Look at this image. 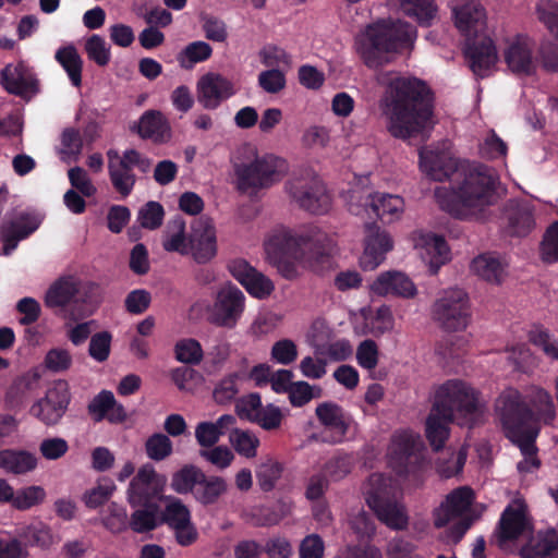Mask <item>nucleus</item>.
<instances>
[{"instance_id": "30", "label": "nucleus", "mask_w": 558, "mask_h": 558, "mask_svg": "<svg viewBox=\"0 0 558 558\" xmlns=\"http://www.w3.org/2000/svg\"><path fill=\"white\" fill-rule=\"evenodd\" d=\"M506 231L511 236H525L535 227L533 209L529 203H508L505 209Z\"/></svg>"}, {"instance_id": "24", "label": "nucleus", "mask_w": 558, "mask_h": 558, "mask_svg": "<svg viewBox=\"0 0 558 558\" xmlns=\"http://www.w3.org/2000/svg\"><path fill=\"white\" fill-rule=\"evenodd\" d=\"M421 170L434 181H445L457 171V161L448 149L422 148L420 150Z\"/></svg>"}, {"instance_id": "22", "label": "nucleus", "mask_w": 558, "mask_h": 558, "mask_svg": "<svg viewBox=\"0 0 558 558\" xmlns=\"http://www.w3.org/2000/svg\"><path fill=\"white\" fill-rule=\"evenodd\" d=\"M197 100L208 110H214L234 94L231 81L221 74L209 72L197 82Z\"/></svg>"}, {"instance_id": "18", "label": "nucleus", "mask_w": 558, "mask_h": 558, "mask_svg": "<svg viewBox=\"0 0 558 558\" xmlns=\"http://www.w3.org/2000/svg\"><path fill=\"white\" fill-rule=\"evenodd\" d=\"M163 499L167 505L162 518L173 530L177 542L181 546H190L195 543L198 533L195 525L192 523L189 508L178 498L167 496Z\"/></svg>"}, {"instance_id": "59", "label": "nucleus", "mask_w": 558, "mask_h": 558, "mask_svg": "<svg viewBox=\"0 0 558 558\" xmlns=\"http://www.w3.org/2000/svg\"><path fill=\"white\" fill-rule=\"evenodd\" d=\"M538 20L558 38V1L539 0L536 4Z\"/></svg>"}, {"instance_id": "38", "label": "nucleus", "mask_w": 558, "mask_h": 558, "mask_svg": "<svg viewBox=\"0 0 558 558\" xmlns=\"http://www.w3.org/2000/svg\"><path fill=\"white\" fill-rule=\"evenodd\" d=\"M537 435L538 429H531L525 434L518 436L517 439H510L513 444L518 445L524 457L517 465V469L521 474L532 473L541 465V461L536 457L537 449L535 446V439Z\"/></svg>"}, {"instance_id": "45", "label": "nucleus", "mask_w": 558, "mask_h": 558, "mask_svg": "<svg viewBox=\"0 0 558 558\" xmlns=\"http://www.w3.org/2000/svg\"><path fill=\"white\" fill-rule=\"evenodd\" d=\"M355 459L350 453H339L328 459L320 471L329 482H340L344 480L353 470Z\"/></svg>"}, {"instance_id": "16", "label": "nucleus", "mask_w": 558, "mask_h": 558, "mask_svg": "<svg viewBox=\"0 0 558 558\" xmlns=\"http://www.w3.org/2000/svg\"><path fill=\"white\" fill-rule=\"evenodd\" d=\"M355 51L371 70H380L384 63V22L378 20L366 25L355 37Z\"/></svg>"}, {"instance_id": "53", "label": "nucleus", "mask_w": 558, "mask_h": 558, "mask_svg": "<svg viewBox=\"0 0 558 558\" xmlns=\"http://www.w3.org/2000/svg\"><path fill=\"white\" fill-rule=\"evenodd\" d=\"M85 52L89 60L99 66H106L111 59L110 46L104 37L94 34L85 40Z\"/></svg>"}, {"instance_id": "27", "label": "nucleus", "mask_w": 558, "mask_h": 558, "mask_svg": "<svg viewBox=\"0 0 558 558\" xmlns=\"http://www.w3.org/2000/svg\"><path fill=\"white\" fill-rule=\"evenodd\" d=\"M108 173L113 189L122 198L128 197L136 183V175L130 162L125 161V153L122 155L114 149L107 151Z\"/></svg>"}, {"instance_id": "42", "label": "nucleus", "mask_w": 558, "mask_h": 558, "mask_svg": "<svg viewBox=\"0 0 558 558\" xmlns=\"http://www.w3.org/2000/svg\"><path fill=\"white\" fill-rule=\"evenodd\" d=\"M390 3L415 17L422 25H430L437 16V5L433 0H390Z\"/></svg>"}, {"instance_id": "6", "label": "nucleus", "mask_w": 558, "mask_h": 558, "mask_svg": "<svg viewBox=\"0 0 558 558\" xmlns=\"http://www.w3.org/2000/svg\"><path fill=\"white\" fill-rule=\"evenodd\" d=\"M287 170L283 159L271 154L259 156L250 144L240 148L234 163L238 187L243 192L268 189L281 181Z\"/></svg>"}, {"instance_id": "15", "label": "nucleus", "mask_w": 558, "mask_h": 558, "mask_svg": "<svg viewBox=\"0 0 558 558\" xmlns=\"http://www.w3.org/2000/svg\"><path fill=\"white\" fill-rule=\"evenodd\" d=\"M69 403L68 383L57 380L48 388L45 397L32 405L29 412L45 425H56L64 415Z\"/></svg>"}, {"instance_id": "46", "label": "nucleus", "mask_w": 558, "mask_h": 558, "mask_svg": "<svg viewBox=\"0 0 558 558\" xmlns=\"http://www.w3.org/2000/svg\"><path fill=\"white\" fill-rule=\"evenodd\" d=\"M410 517L402 502V493L399 492L392 499L386 497V526L396 531L408 527Z\"/></svg>"}, {"instance_id": "47", "label": "nucleus", "mask_w": 558, "mask_h": 558, "mask_svg": "<svg viewBox=\"0 0 558 558\" xmlns=\"http://www.w3.org/2000/svg\"><path fill=\"white\" fill-rule=\"evenodd\" d=\"M203 477L204 472L199 468L187 464L173 474L171 487L178 494L194 493V488L198 487Z\"/></svg>"}, {"instance_id": "3", "label": "nucleus", "mask_w": 558, "mask_h": 558, "mask_svg": "<svg viewBox=\"0 0 558 558\" xmlns=\"http://www.w3.org/2000/svg\"><path fill=\"white\" fill-rule=\"evenodd\" d=\"M456 189L440 186L435 197L441 209L460 219H480L496 203V175L486 166L480 165L463 172Z\"/></svg>"}, {"instance_id": "58", "label": "nucleus", "mask_w": 558, "mask_h": 558, "mask_svg": "<svg viewBox=\"0 0 558 558\" xmlns=\"http://www.w3.org/2000/svg\"><path fill=\"white\" fill-rule=\"evenodd\" d=\"M282 420L281 409L272 403H268L260 408L252 423L257 424L265 430H276L280 428Z\"/></svg>"}, {"instance_id": "64", "label": "nucleus", "mask_w": 558, "mask_h": 558, "mask_svg": "<svg viewBox=\"0 0 558 558\" xmlns=\"http://www.w3.org/2000/svg\"><path fill=\"white\" fill-rule=\"evenodd\" d=\"M541 256L547 263L558 260V221L554 222L545 232L541 243Z\"/></svg>"}, {"instance_id": "20", "label": "nucleus", "mask_w": 558, "mask_h": 558, "mask_svg": "<svg viewBox=\"0 0 558 558\" xmlns=\"http://www.w3.org/2000/svg\"><path fill=\"white\" fill-rule=\"evenodd\" d=\"M464 54L469 66L477 76H487L498 60L492 38L486 34L465 40Z\"/></svg>"}, {"instance_id": "40", "label": "nucleus", "mask_w": 558, "mask_h": 558, "mask_svg": "<svg viewBox=\"0 0 558 558\" xmlns=\"http://www.w3.org/2000/svg\"><path fill=\"white\" fill-rule=\"evenodd\" d=\"M37 466V458L27 451L3 450L0 452V469L7 473L25 474Z\"/></svg>"}, {"instance_id": "11", "label": "nucleus", "mask_w": 558, "mask_h": 558, "mask_svg": "<svg viewBox=\"0 0 558 558\" xmlns=\"http://www.w3.org/2000/svg\"><path fill=\"white\" fill-rule=\"evenodd\" d=\"M244 307V293L228 283L217 291L213 305L208 307L207 318L216 326L233 328L241 318Z\"/></svg>"}, {"instance_id": "12", "label": "nucleus", "mask_w": 558, "mask_h": 558, "mask_svg": "<svg viewBox=\"0 0 558 558\" xmlns=\"http://www.w3.org/2000/svg\"><path fill=\"white\" fill-rule=\"evenodd\" d=\"M454 25L464 40L487 34V15L478 0H450Z\"/></svg>"}, {"instance_id": "8", "label": "nucleus", "mask_w": 558, "mask_h": 558, "mask_svg": "<svg viewBox=\"0 0 558 558\" xmlns=\"http://www.w3.org/2000/svg\"><path fill=\"white\" fill-rule=\"evenodd\" d=\"M494 407L509 439H517L527 430L538 429L527 425L530 412L523 395L518 389L505 388L497 397Z\"/></svg>"}, {"instance_id": "43", "label": "nucleus", "mask_w": 558, "mask_h": 558, "mask_svg": "<svg viewBox=\"0 0 558 558\" xmlns=\"http://www.w3.org/2000/svg\"><path fill=\"white\" fill-rule=\"evenodd\" d=\"M363 494L369 509L384 522V475L372 474L363 485Z\"/></svg>"}, {"instance_id": "44", "label": "nucleus", "mask_w": 558, "mask_h": 558, "mask_svg": "<svg viewBox=\"0 0 558 558\" xmlns=\"http://www.w3.org/2000/svg\"><path fill=\"white\" fill-rule=\"evenodd\" d=\"M227 489L228 483L223 477L204 474L198 487L194 490V497L203 505H211L225 495Z\"/></svg>"}, {"instance_id": "60", "label": "nucleus", "mask_w": 558, "mask_h": 558, "mask_svg": "<svg viewBox=\"0 0 558 558\" xmlns=\"http://www.w3.org/2000/svg\"><path fill=\"white\" fill-rule=\"evenodd\" d=\"M199 456L219 470L229 468L234 460V453L232 450L223 445L202 449L199 450Z\"/></svg>"}, {"instance_id": "57", "label": "nucleus", "mask_w": 558, "mask_h": 558, "mask_svg": "<svg viewBox=\"0 0 558 558\" xmlns=\"http://www.w3.org/2000/svg\"><path fill=\"white\" fill-rule=\"evenodd\" d=\"M145 450L149 459L162 461L172 453V441L167 435L156 433L146 440Z\"/></svg>"}, {"instance_id": "35", "label": "nucleus", "mask_w": 558, "mask_h": 558, "mask_svg": "<svg viewBox=\"0 0 558 558\" xmlns=\"http://www.w3.org/2000/svg\"><path fill=\"white\" fill-rule=\"evenodd\" d=\"M525 505L522 500H514L502 513L500 520V534L504 539H514L529 529Z\"/></svg>"}, {"instance_id": "55", "label": "nucleus", "mask_w": 558, "mask_h": 558, "mask_svg": "<svg viewBox=\"0 0 558 558\" xmlns=\"http://www.w3.org/2000/svg\"><path fill=\"white\" fill-rule=\"evenodd\" d=\"M388 292L402 298H412L416 294V288L407 275L389 271L386 272V293Z\"/></svg>"}, {"instance_id": "19", "label": "nucleus", "mask_w": 558, "mask_h": 558, "mask_svg": "<svg viewBox=\"0 0 558 558\" xmlns=\"http://www.w3.org/2000/svg\"><path fill=\"white\" fill-rule=\"evenodd\" d=\"M416 37V28L408 22L386 21V63L398 58H410Z\"/></svg>"}, {"instance_id": "48", "label": "nucleus", "mask_w": 558, "mask_h": 558, "mask_svg": "<svg viewBox=\"0 0 558 558\" xmlns=\"http://www.w3.org/2000/svg\"><path fill=\"white\" fill-rule=\"evenodd\" d=\"M142 506L131 514L129 521V526L135 533L150 532L159 524L157 506L150 502Z\"/></svg>"}, {"instance_id": "29", "label": "nucleus", "mask_w": 558, "mask_h": 558, "mask_svg": "<svg viewBox=\"0 0 558 558\" xmlns=\"http://www.w3.org/2000/svg\"><path fill=\"white\" fill-rule=\"evenodd\" d=\"M524 399H526L530 422L551 424L556 417V408L551 395L542 387L530 386Z\"/></svg>"}, {"instance_id": "31", "label": "nucleus", "mask_w": 558, "mask_h": 558, "mask_svg": "<svg viewBox=\"0 0 558 558\" xmlns=\"http://www.w3.org/2000/svg\"><path fill=\"white\" fill-rule=\"evenodd\" d=\"M413 243L422 258L429 259L430 264H442L448 259L449 247L440 235L422 230L415 231Z\"/></svg>"}, {"instance_id": "21", "label": "nucleus", "mask_w": 558, "mask_h": 558, "mask_svg": "<svg viewBox=\"0 0 558 558\" xmlns=\"http://www.w3.org/2000/svg\"><path fill=\"white\" fill-rule=\"evenodd\" d=\"M1 84L8 93L22 98H31L38 93V80L23 62L7 64L1 71Z\"/></svg>"}, {"instance_id": "37", "label": "nucleus", "mask_w": 558, "mask_h": 558, "mask_svg": "<svg viewBox=\"0 0 558 558\" xmlns=\"http://www.w3.org/2000/svg\"><path fill=\"white\" fill-rule=\"evenodd\" d=\"M319 422L332 433L331 442L340 441L348 430V423L342 409L333 402H324L315 411Z\"/></svg>"}, {"instance_id": "56", "label": "nucleus", "mask_w": 558, "mask_h": 558, "mask_svg": "<svg viewBox=\"0 0 558 558\" xmlns=\"http://www.w3.org/2000/svg\"><path fill=\"white\" fill-rule=\"evenodd\" d=\"M19 536L26 543L41 547H48L56 542V537L53 536L51 529L44 523L32 524L24 527L19 533Z\"/></svg>"}, {"instance_id": "34", "label": "nucleus", "mask_w": 558, "mask_h": 558, "mask_svg": "<svg viewBox=\"0 0 558 558\" xmlns=\"http://www.w3.org/2000/svg\"><path fill=\"white\" fill-rule=\"evenodd\" d=\"M508 263L492 254H482L471 263L472 272L492 284H500L507 277Z\"/></svg>"}, {"instance_id": "39", "label": "nucleus", "mask_w": 558, "mask_h": 558, "mask_svg": "<svg viewBox=\"0 0 558 558\" xmlns=\"http://www.w3.org/2000/svg\"><path fill=\"white\" fill-rule=\"evenodd\" d=\"M56 61L66 72L71 83L75 87L82 84L83 60L73 44L60 47L54 54Z\"/></svg>"}, {"instance_id": "63", "label": "nucleus", "mask_w": 558, "mask_h": 558, "mask_svg": "<svg viewBox=\"0 0 558 558\" xmlns=\"http://www.w3.org/2000/svg\"><path fill=\"white\" fill-rule=\"evenodd\" d=\"M165 211L158 202H148L138 211L137 219L140 225L146 229H157L161 226Z\"/></svg>"}, {"instance_id": "1", "label": "nucleus", "mask_w": 558, "mask_h": 558, "mask_svg": "<svg viewBox=\"0 0 558 558\" xmlns=\"http://www.w3.org/2000/svg\"><path fill=\"white\" fill-rule=\"evenodd\" d=\"M264 250L267 262L287 279L298 276V265L318 270L338 251L333 239L316 228L296 232L284 227L269 232Z\"/></svg>"}, {"instance_id": "10", "label": "nucleus", "mask_w": 558, "mask_h": 558, "mask_svg": "<svg viewBox=\"0 0 558 558\" xmlns=\"http://www.w3.org/2000/svg\"><path fill=\"white\" fill-rule=\"evenodd\" d=\"M286 191L294 204L312 214H325L330 208V196L314 174L293 177L287 182Z\"/></svg>"}, {"instance_id": "5", "label": "nucleus", "mask_w": 558, "mask_h": 558, "mask_svg": "<svg viewBox=\"0 0 558 558\" xmlns=\"http://www.w3.org/2000/svg\"><path fill=\"white\" fill-rule=\"evenodd\" d=\"M434 403L458 425L472 428L484 423L487 400L470 384L452 379L436 391Z\"/></svg>"}, {"instance_id": "33", "label": "nucleus", "mask_w": 558, "mask_h": 558, "mask_svg": "<svg viewBox=\"0 0 558 558\" xmlns=\"http://www.w3.org/2000/svg\"><path fill=\"white\" fill-rule=\"evenodd\" d=\"M137 133L142 138H148L155 143H165L171 137V128L160 111L148 110L138 120Z\"/></svg>"}, {"instance_id": "26", "label": "nucleus", "mask_w": 558, "mask_h": 558, "mask_svg": "<svg viewBox=\"0 0 558 558\" xmlns=\"http://www.w3.org/2000/svg\"><path fill=\"white\" fill-rule=\"evenodd\" d=\"M473 500L471 488L463 486L452 490L446 500L434 512V523L437 527H442L456 518L466 512Z\"/></svg>"}, {"instance_id": "52", "label": "nucleus", "mask_w": 558, "mask_h": 558, "mask_svg": "<svg viewBox=\"0 0 558 558\" xmlns=\"http://www.w3.org/2000/svg\"><path fill=\"white\" fill-rule=\"evenodd\" d=\"M83 149V140L77 130L73 128L65 129L61 134V147L59 155L61 160L70 162L76 161Z\"/></svg>"}, {"instance_id": "54", "label": "nucleus", "mask_w": 558, "mask_h": 558, "mask_svg": "<svg viewBox=\"0 0 558 558\" xmlns=\"http://www.w3.org/2000/svg\"><path fill=\"white\" fill-rule=\"evenodd\" d=\"M46 490L38 485L23 487L15 492L12 506L19 510H27L44 502Z\"/></svg>"}, {"instance_id": "2", "label": "nucleus", "mask_w": 558, "mask_h": 558, "mask_svg": "<svg viewBox=\"0 0 558 558\" xmlns=\"http://www.w3.org/2000/svg\"><path fill=\"white\" fill-rule=\"evenodd\" d=\"M386 107L389 132L395 137L405 140L434 124V93L425 81L415 76L389 74L386 77Z\"/></svg>"}, {"instance_id": "41", "label": "nucleus", "mask_w": 558, "mask_h": 558, "mask_svg": "<svg viewBox=\"0 0 558 558\" xmlns=\"http://www.w3.org/2000/svg\"><path fill=\"white\" fill-rule=\"evenodd\" d=\"M162 247L167 252L189 254V243L185 235V221L182 217L169 220L162 236Z\"/></svg>"}, {"instance_id": "28", "label": "nucleus", "mask_w": 558, "mask_h": 558, "mask_svg": "<svg viewBox=\"0 0 558 558\" xmlns=\"http://www.w3.org/2000/svg\"><path fill=\"white\" fill-rule=\"evenodd\" d=\"M40 225V219L35 215L21 214L10 223L2 226L1 239L3 241L2 255H10L17 243L32 234Z\"/></svg>"}, {"instance_id": "49", "label": "nucleus", "mask_w": 558, "mask_h": 558, "mask_svg": "<svg viewBox=\"0 0 558 558\" xmlns=\"http://www.w3.org/2000/svg\"><path fill=\"white\" fill-rule=\"evenodd\" d=\"M117 486L112 480L108 477L100 478L96 485L87 489L82 500L84 505L89 509H96L105 505L116 492Z\"/></svg>"}, {"instance_id": "23", "label": "nucleus", "mask_w": 558, "mask_h": 558, "mask_svg": "<svg viewBox=\"0 0 558 558\" xmlns=\"http://www.w3.org/2000/svg\"><path fill=\"white\" fill-rule=\"evenodd\" d=\"M229 270L246 291L256 299H266L275 290L274 282L244 259L232 260L229 264Z\"/></svg>"}, {"instance_id": "13", "label": "nucleus", "mask_w": 558, "mask_h": 558, "mask_svg": "<svg viewBox=\"0 0 558 558\" xmlns=\"http://www.w3.org/2000/svg\"><path fill=\"white\" fill-rule=\"evenodd\" d=\"M166 484L167 477L159 474L151 464L146 463L131 480L126 489V500L134 508L146 505L163 492Z\"/></svg>"}, {"instance_id": "50", "label": "nucleus", "mask_w": 558, "mask_h": 558, "mask_svg": "<svg viewBox=\"0 0 558 558\" xmlns=\"http://www.w3.org/2000/svg\"><path fill=\"white\" fill-rule=\"evenodd\" d=\"M229 441L240 456L247 459L256 457L259 438L253 432L234 428L229 435Z\"/></svg>"}, {"instance_id": "51", "label": "nucleus", "mask_w": 558, "mask_h": 558, "mask_svg": "<svg viewBox=\"0 0 558 558\" xmlns=\"http://www.w3.org/2000/svg\"><path fill=\"white\" fill-rule=\"evenodd\" d=\"M213 49L209 44L198 40L189 44L178 56L181 68L192 69L196 63L210 58Z\"/></svg>"}, {"instance_id": "32", "label": "nucleus", "mask_w": 558, "mask_h": 558, "mask_svg": "<svg viewBox=\"0 0 558 558\" xmlns=\"http://www.w3.org/2000/svg\"><path fill=\"white\" fill-rule=\"evenodd\" d=\"M520 555L522 558H558V532H538L521 547Z\"/></svg>"}, {"instance_id": "7", "label": "nucleus", "mask_w": 558, "mask_h": 558, "mask_svg": "<svg viewBox=\"0 0 558 558\" xmlns=\"http://www.w3.org/2000/svg\"><path fill=\"white\" fill-rule=\"evenodd\" d=\"M424 462V444L421 437L410 430H401L391 437L387 466L400 483L414 474Z\"/></svg>"}, {"instance_id": "14", "label": "nucleus", "mask_w": 558, "mask_h": 558, "mask_svg": "<svg viewBox=\"0 0 558 558\" xmlns=\"http://www.w3.org/2000/svg\"><path fill=\"white\" fill-rule=\"evenodd\" d=\"M92 286L76 274L59 276L47 289L44 303L51 310H62L70 304L77 303L86 296L85 290Z\"/></svg>"}, {"instance_id": "9", "label": "nucleus", "mask_w": 558, "mask_h": 558, "mask_svg": "<svg viewBox=\"0 0 558 558\" xmlns=\"http://www.w3.org/2000/svg\"><path fill=\"white\" fill-rule=\"evenodd\" d=\"M433 318L448 332L464 330L471 319L468 294L461 289L446 290L433 305Z\"/></svg>"}, {"instance_id": "62", "label": "nucleus", "mask_w": 558, "mask_h": 558, "mask_svg": "<svg viewBox=\"0 0 558 558\" xmlns=\"http://www.w3.org/2000/svg\"><path fill=\"white\" fill-rule=\"evenodd\" d=\"M175 357L185 364H198L203 359V350L198 341L183 339L175 344Z\"/></svg>"}, {"instance_id": "61", "label": "nucleus", "mask_w": 558, "mask_h": 558, "mask_svg": "<svg viewBox=\"0 0 558 558\" xmlns=\"http://www.w3.org/2000/svg\"><path fill=\"white\" fill-rule=\"evenodd\" d=\"M281 473L282 468L280 463L271 460L262 463L256 472V477L262 490L270 492L281 477Z\"/></svg>"}, {"instance_id": "36", "label": "nucleus", "mask_w": 558, "mask_h": 558, "mask_svg": "<svg viewBox=\"0 0 558 558\" xmlns=\"http://www.w3.org/2000/svg\"><path fill=\"white\" fill-rule=\"evenodd\" d=\"M454 421L440 410L435 403L425 423V434L432 448L438 451L444 448L449 437V424Z\"/></svg>"}, {"instance_id": "17", "label": "nucleus", "mask_w": 558, "mask_h": 558, "mask_svg": "<svg viewBox=\"0 0 558 558\" xmlns=\"http://www.w3.org/2000/svg\"><path fill=\"white\" fill-rule=\"evenodd\" d=\"M216 227L209 217L202 216L192 226L189 240V253L198 264H206L217 255Z\"/></svg>"}, {"instance_id": "25", "label": "nucleus", "mask_w": 558, "mask_h": 558, "mask_svg": "<svg viewBox=\"0 0 558 558\" xmlns=\"http://www.w3.org/2000/svg\"><path fill=\"white\" fill-rule=\"evenodd\" d=\"M533 41L527 37L518 36L505 49V60L511 72L515 74H532L537 64L533 57Z\"/></svg>"}, {"instance_id": "4", "label": "nucleus", "mask_w": 558, "mask_h": 558, "mask_svg": "<svg viewBox=\"0 0 558 558\" xmlns=\"http://www.w3.org/2000/svg\"><path fill=\"white\" fill-rule=\"evenodd\" d=\"M347 206L352 215L363 221L364 251L360 265L363 270L373 271L384 260V239L380 227L384 194L352 189L347 196Z\"/></svg>"}]
</instances>
